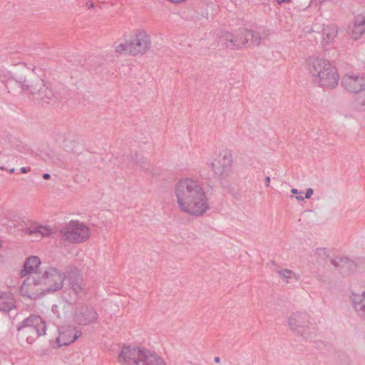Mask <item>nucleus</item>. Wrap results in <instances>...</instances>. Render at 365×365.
<instances>
[{
	"label": "nucleus",
	"instance_id": "1",
	"mask_svg": "<svg viewBox=\"0 0 365 365\" xmlns=\"http://www.w3.org/2000/svg\"><path fill=\"white\" fill-rule=\"evenodd\" d=\"M67 272L48 266L40 276L26 277L20 287V293L29 299H36L46 294L57 292L63 287Z\"/></svg>",
	"mask_w": 365,
	"mask_h": 365
},
{
	"label": "nucleus",
	"instance_id": "2",
	"mask_svg": "<svg viewBox=\"0 0 365 365\" xmlns=\"http://www.w3.org/2000/svg\"><path fill=\"white\" fill-rule=\"evenodd\" d=\"M180 210L194 216H202L209 209L205 192L200 184L191 178L180 180L175 190Z\"/></svg>",
	"mask_w": 365,
	"mask_h": 365
},
{
	"label": "nucleus",
	"instance_id": "3",
	"mask_svg": "<svg viewBox=\"0 0 365 365\" xmlns=\"http://www.w3.org/2000/svg\"><path fill=\"white\" fill-rule=\"evenodd\" d=\"M307 70L321 86L332 88L339 82L336 68L329 61L319 57H311L307 61Z\"/></svg>",
	"mask_w": 365,
	"mask_h": 365
},
{
	"label": "nucleus",
	"instance_id": "4",
	"mask_svg": "<svg viewBox=\"0 0 365 365\" xmlns=\"http://www.w3.org/2000/svg\"><path fill=\"white\" fill-rule=\"evenodd\" d=\"M118 361L122 365H167L155 352L130 346L122 348L118 355Z\"/></svg>",
	"mask_w": 365,
	"mask_h": 365
},
{
	"label": "nucleus",
	"instance_id": "5",
	"mask_svg": "<svg viewBox=\"0 0 365 365\" xmlns=\"http://www.w3.org/2000/svg\"><path fill=\"white\" fill-rule=\"evenodd\" d=\"M19 334L32 344L38 337L46 334V322L39 316L31 314L17 326Z\"/></svg>",
	"mask_w": 365,
	"mask_h": 365
},
{
	"label": "nucleus",
	"instance_id": "6",
	"mask_svg": "<svg viewBox=\"0 0 365 365\" xmlns=\"http://www.w3.org/2000/svg\"><path fill=\"white\" fill-rule=\"evenodd\" d=\"M290 329L304 339H308L313 334L314 327H311L309 316L305 312H293L288 319Z\"/></svg>",
	"mask_w": 365,
	"mask_h": 365
},
{
	"label": "nucleus",
	"instance_id": "7",
	"mask_svg": "<svg viewBox=\"0 0 365 365\" xmlns=\"http://www.w3.org/2000/svg\"><path fill=\"white\" fill-rule=\"evenodd\" d=\"M61 234L64 240L80 243L88 240L90 235V230L81 223L71 222L66 227L61 230Z\"/></svg>",
	"mask_w": 365,
	"mask_h": 365
},
{
	"label": "nucleus",
	"instance_id": "8",
	"mask_svg": "<svg viewBox=\"0 0 365 365\" xmlns=\"http://www.w3.org/2000/svg\"><path fill=\"white\" fill-rule=\"evenodd\" d=\"M254 34L251 31L242 29L233 33H227L225 38L232 48L240 49L249 46L252 41Z\"/></svg>",
	"mask_w": 365,
	"mask_h": 365
},
{
	"label": "nucleus",
	"instance_id": "9",
	"mask_svg": "<svg viewBox=\"0 0 365 365\" xmlns=\"http://www.w3.org/2000/svg\"><path fill=\"white\" fill-rule=\"evenodd\" d=\"M134 55L144 54L150 48V36L143 30H137L129 36Z\"/></svg>",
	"mask_w": 365,
	"mask_h": 365
},
{
	"label": "nucleus",
	"instance_id": "10",
	"mask_svg": "<svg viewBox=\"0 0 365 365\" xmlns=\"http://www.w3.org/2000/svg\"><path fill=\"white\" fill-rule=\"evenodd\" d=\"M98 317V313L94 308L86 305L78 307L73 316L74 322L81 326L95 323Z\"/></svg>",
	"mask_w": 365,
	"mask_h": 365
},
{
	"label": "nucleus",
	"instance_id": "11",
	"mask_svg": "<svg viewBox=\"0 0 365 365\" xmlns=\"http://www.w3.org/2000/svg\"><path fill=\"white\" fill-rule=\"evenodd\" d=\"M58 332L56 342L59 346L71 344L81 335V331L72 326L61 327Z\"/></svg>",
	"mask_w": 365,
	"mask_h": 365
},
{
	"label": "nucleus",
	"instance_id": "12",
	"mask_svg": "<svg viewBox=\"0 0 365 365\" xmlns=\"http://www.w3.org/2000/svg\"><path fill=\"white\" fill-rule=\"evenodd\" d=\"M349 301L357 317L365 322V290L361 294L352 292Z\"/></svg>",
	"mask_w": 365,
	"mask_h": 365
},
{
	"label": "nucleus",
	"instance_id": "13",
	"mask_svg": "<svg viewBox=\"0 0 365 365\" xmlns=\"http://www.w3.org/2000/svg\"><path fill=\"white\" fill-rule=\"evenodd\" d=\"M331 263L337 268L344 276L354 273L357 267L355 262L347 257H336L331 260Z\"/></svg>",
	"mask_w": 365,
	"mask_h": 365
},
{
	"label": "nucleus",
	"instance_id": "14",
	"mask_svg": "<svg viewBox=\"0 0 365 365\" xmlns=\"http://www.w3.org/2000/svg\"><path fill=\"white\" fill-rule=\"evenodd\" d=\"M345 88L351 93H357L365 88V80L359 75H347L343 79Z\"/></svg>",
	"mask_w": 365,
	"mask_h": 365
},
{
	"label": "nucleus",
	"instance_id": "15",
	"mask_svg": "<svg viewBox=\"0 0 365 365\" xmlns=\"http://www.w3.org/2000/svg\"><path fill=\"white\" fill-rule=\"evenodd\" d=\"M40 264L41 260L39 257L36 256L29 257L25 261L23 269L20 272L21 277L40 276L39 274H37Z\"/></svg>",
	"mask_w": 365,
	"mask_h": 365
},
{
	"label": "nucleus",
	"instance_id": "16",
	"mask_svg": "<svg viewBox=\"0 0 365 365\" xmlns=\"http://www.w3.org/2000/svg\"><path fill=\"white\" fill-rule=\"evenodd\" d=\"M68 286L69 289L73 290L76 294L83 292L84 285L81 274L77 272H71L68 273Z\"/></svg>",
	"mask_w": 365,
	"mask_h": 365
},
{
	"label": "nucleus",
	"instance_id": "17",
	"mask_svg": "<svg viewBox=\"0 0 365 365\" xmlns=\"http://www.w3.org/2000/svg\"><path fill=\"white\" fill-rule=\"evenodd\" d=\"M350 34L354 39L359 38L365 33V16L360 14L355 17L354 22L349 26Z\"/></svg>",
	"mask_w": 365,
	"mask_h": 365
},
{
	"label": "nucleus",
	"instance_id": "18",
	"mask_svg": "<svg viewBox=\"0 0 365 365\" xmlns=\"http://www.w3.org/2000/svg\"><path fill=\"white\" fill-rule=\"evenodd\" d=\"M232 161H213L210 164L215 175H226L230 170Z\"/></svg>",
	"mask_w": 365,
	"mask_h": 365
},
{
	"label": "nucleus",
	"instance_id": "19",
	"mask_svg": "<svg viewBox=\"0 0 365 365\" xmlns=\"http://www.w3.org/2000/svg\"><path fill=\"white\" fill-rule=\"evenodd\" d=\"M15 307L11 294L9 292H0V312H9Z\"/></svg>",
	"mask_w": 365,
	"mask_h": 365
},
{
	"label": "nucleus",
	"instance_id": "20",
	"mask_svg": "<svg viewBox=\"0 0 365 365\" xmlns=\"http://www.w3.org/2000/svg\"><path fill=\"white\" fill-rule=\"evenodd\" d=\"M337 35V27L335 25H327L323 28L322 43L328 44L331 42Z\"/></svg>",
	"mask_w": 365,
	"mask_h": 365
},
{
	"label": "nucleus",
	"instance_id": "21",
	"mask_svg": "<svg viewBox=\"0 0 365 365\" xmlns=\"http://www.w3.org/2000/svg\"><path fill=\"white\" fill-rule=\"evenodd\" d=\"M133 49V48L129 38L122 42L116 43L115 46V51L120 54L129 53L134 55V51Z\"/></svg>",
	"mask_w": 365,
	"mask_h": 365
},
{
	"label": "nucleus",
	"instance_id": "22",
	"mask_svg": "<svg viewBox=\"0 0 365 365\" xmlns=\"http://www.w3.org/2000/svg\"><path fill=\"white\" fill-rule=\"evenodd\" d=\"M28 233L31 234H41V236H46L49 234L48 230L41 225H34L28 229Z\"/></svg>",
	"mask_w": 365,
	"mask_h": 365
},
{
	"label": "nucleus",
	"instance_id": "23",
	"mask_svg": "<svg viewBox=\"0 0 365 365\" xmlns=\"http://www.w3.org/2000/svg\"><path fill=\"white\" fill-rule=\"evenodd\" d=\"M280 276L286 281L287 283L289 282V279H294L297 280L296 274L289 269H284L278 272Z\"/></svg>",
	"mask_w": 365,
	"mask_h": 365
},
{
	"label": "nucleus",
	"instance_id": "24",
	"mask_svg": "<svg viewBox=\"0 0 365 365\" xmlns=\"http://www.w3.org/2000/svg\"><path fill=\"white\" fill-rule=\"evenodd\" d=\"M6 217L12 222L14 227L18 226L19 217L16 215H12L11 212H8Z\"/></svg>",
	"mask_w": 365,
	"mask_h": 365
},
{
	"label": "nucleus",
	"instance_id": "25",
	"mask_svg": "<svg viewBox=\"0 0 365 365\" xmlns=\"http://www.w3.org/2000/svg\"><path fill=\"white\" fill-rule=\"evenodd\" d=\"M313 195V190L312 188H308L305 193V198L309 199Z\"/></svg>",
	"mask_w": 365,
	"mask_h": 365
},
{
	"label": "nucleus",
	"instance_id": "26",
	"mask_svg": "<svg viewBox=\"0 0 365 365\" xmlns=\"http://www.w3.org/2000/svg\"><path fill=\"white\" fill-rule=\"evenodd\" d=\"M58 306L54 304V305L52 306L51 310H52V312L53 314L57 315L58 318H60V315H59V313H58Z\"/></svg>",
	"mask_w": 365,
	"mask_h": 365
},
{
	"label": "nucleus",
	"instance_id": "27",
	"mask_svg": "<svg viewBox=\"0 0 365 365\" xmlns=\"http://www.w3.org/2000/svg\"><path fill=\"white\" fill-rule=\"evenodd\" d=\"M269 182H270V177L269 176H267L265 178V184H266L267 187L269 186Z\"/></svg>",
	"mask_w": 365,
	"mask_h": 365
},
{
	"label": "nucleus",
	"instance_id": "28",
	"mask_svg": "<svg viewBox=\"0 0 365 365\" xmlns=\"http://www.w3.org/2000/svg\"><path fill=\"white\" fill-rule=\"evenodd\" d=\"M29 170H30V168H25V167H22V168L20 169V171H21V173H27Z\"/></svg>",
	"mask_w": 365,
	"mask_h": 365
},
{
	"label": "nucleus",
	"instance_id": "29",
	"mask_svg": "<svg viewBox=\"0 0 365 365\" xmlns=\"http://www.w3.org/2000/svg\"><path fill=\"white\" fill-rule=\"evenodd\" d=\"M276 1L278 4H281L283 3L290 2L291 0H276Z\"/></svg>",
	"mask_w": 365,
	"mask_h": 365
},
{
	"label": "nucleus",
	"instance_id": "30",
	"mask_svg": "<svg viewBox=\"0 0 365 365\" xmlns=\"http://www.w3.org/2000/svg\"><path fill=\"white\" fill-rule=\"evenodd\" d=\"M50 178H51V175H50V174H48V173H44V174L43 175V179H45V180H48V179H49Z\"/></svg>",
	"mask_w": 365,
	"mask_h": 365
},
{
	"label": "nucleus",
	"instance_id": "31",
	"mask_svg": "<svg viewBox=\"0 0 365 365\" xmlns=\"http://www.w3.org/2000/svg\"><path fill=\"white\" fill-rule=\"evenodd\" d=\"M214 361H215V363H220L221 359H220V358L219 356H215L214 358Z\"/></svg>",
	"mask_w": 365,
	"mask_h": 365
},
{
	"label": "nucleus",
	"instance_id": "32",
	"mask_svg": "<svg viewBox=\"0 0 365 365\" xmlns=\"http://www.w3.org/2000/svg\"><path fill=\"white\" fill-rule=\"evenodd\" d=\"M291 192L293 193V194H298L299 193L298 190L296 189V188H292V190H291Z\"/></svg>",
	"mask_w": 365,
	"mask_h": 365
},
{
	"label": "nucleus",
	"instance_id": "33",
	"mask_svg": "<svg viewBox=\"0 0 365 365\" xmlns=\"http://www.w3.org/2000/svg\"><path fill=\"white\" fill-rule=\"evenodd\" d=\"M296 198L299 201H303L304 199L302 195L297 196Z\"/></svg>",
	"mask_w": 365,
	"mask_h": 365
},
{
	"label": "nucleus",
	"instance_id": "34",
	"mask_svg": "<svg viewBox=\"0 0 365 365\" xmlns=\"http://www.w3.org/2000/svg\"><path fill=\"white\" fill-rule=\"evenodd\" d=\"M318 252H324V253L325 252L324 249H319Z\"/></svg>",
	"mask_w": 365,
	"mask_h": 365
},
{
	"label": "nucleus",
	"instance_id": "35",
	"mask_svg": "<svg viewBox=\"0 0 365 365\" xmlns=\"http://www.w3.org/2000/svg\"><path fill=\"white\" fill-rule=\"evenodd\" d=\"M9 171H10V173H14V168H11V169H10V170H9Z\"/></svg>",
	"mask_w": 365,
	"mask_h": 365
},
{
	"label": "nucleus",
	"instance_id": "36",
	"mask_svg": "<svg viewBox=\"0 0 365 365\" xmlns=\"http://www.w3.org/2000/svg\"><path fill=\"white\" fill-rule=\"evenodd\" d=\"M4 167H0V170H4Z\"/></svg>",
	"mask_w": 365,
	"mask_h": 365
},
{
	"label": "nucleus",
	"instance_id": "37",
	"mask_svg": "<svg viewBox=\"0 0 365 365\" xmlns=\"http://www.w3.org/2000/svg\"><path fill=\"white\" fill-rule=\"evenodd\" d=\"M1 247V241H0V247Z\"/></svg>",
	"mask_w": 365,
	"mask_h": 365
}]
</instances>
